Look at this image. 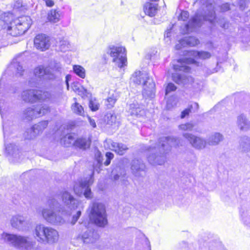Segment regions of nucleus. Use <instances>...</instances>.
Returning <instances> with one entry per match:
<instances>
[{"mask_svg": "<svg viewBox=\"0 0 250 250\" xmlns=\"http://www.w3.org/2000/svg\"><path fill=\"white\" fill-rule=\"evenodd\" d=\"M50 69L51 73H50V76L48 77L49 79L53 78L54 73L56 72H60L62 70V65L59 62H51L49 66L47 67Z\"/></svg>", "mask_w": 250, "mask_h": 250, "instance_id": "nucleus-34", "label": "nucleus"}, {"mask_svg": "<svg viewBox=\"0 0 250 250\" xmlns=\"http://www.w3.org/2000/svg\"><path fill=\"white\" fill-rule=\"evenodd\" d=\"M223 136L219 133H215L210 135L207 140V144L209 146H216L222 141Z\"/></svg>", "mask_w": 250, "mask_h": 250, "instance_id": "nucleus-30", "label": "nucleus"}, {"mask_svg": "<svg viewBox=\"0 0 250 250\" xmlns=\"http://www.w3.org/2000/svg\"><path fill=\"white\" fill-rule=\"evenodd\" d=\"M128 113L133 117H139L144 115V110L139 104L133 103L130 105Z\"/></svg>", "mask_w": 250, "mask_h": 250, "instance_id": "nucleus-25", "label": "nucleus"}, {"mask_svg": "<svg viewBox=\"0 0 250 250\" xmlns=\"http://www.w3.org/2000/svg\"><path fill=\"white\" fill-rule=\"evenodd\" d=\"M0 239L4 242L21 250H32L35 242L27 236L17 235L3 232L0 235Z\"/></svg>", "mask_w": 250, "mask_h": 250, "instance_id": "nucleus-3", "label": "nucleus"}, {"mask_svg": "<svg viewBox=\"0 0 250 250\" xmlns=\"http://www.w3.org/2000/svg\"><path fill=\"white\" fill-rule=\"evenodd\" d=\"M60 15L56 10H51L47 14V20L52 23H56L59 21Z\"/></svg>", "mask_w": 250, "mask_h": 250, "instance_id": "nucleus-35", "label": "nucleus"}, {"mask_svg": "<svg viewBox=\"0 0 250 250\" xmlns=\"http://www.w3.org/2000/svg\"><path fill=\"white\" fill-rule=\"evenodd\" d=\"M51 73L50 69L47 67H44L42 65H40L34 69V74L35 77L41 78L44 76H50Z\"/></svg>", "mask_w": 250, "mask_h": 250, "instance_id": "nucleus-31", "label": "nucleus"}, {"mask_svg": "<svg viewBox=\"0 0 250 250\" xmlns=\"http://www.w3.org/2000/svg\"><path fill=\"white\" fill-rule=\"evenodd\" d=\"M34 233L38 241L40 242L53 244L57 242L59 239V234L56 229L42 224L36 226Z\"/></svg>", "mask_w": 250, "mask_h": 250, "instance_id": "nucleus-6", "label": "nucleus"}, {"mask_svg": "<svg viewBox=\"0 0 250 250\" xmlns=\"http://www.w3.org/2000/svg\"><path fill=\"white\" fill-rule=\"evenodd\" d=\"M101 155V152L99 151H98L96 154V155L97 156V157H100ZM97 163L98 165H99L100 166L102 165V163L101 162L100 158H97Z\"/></svg>", "mask_w": 250, "mask_h": 250, "instance_id": "nucleus-56", "label": "nucleus"}, {"mask_svg": "<svg viewBox=\"0 0 250 250\" xmlns=\"http://www.w3.org/2000/svg\"><path fill=\"white\" fill-rule=\"evenodd\" d=\"M188 56L193 57L196 59H200L202 60L208 59L210 58L211 54L207 51H190L188 52Z\"/></svg>", "mask_w": 250, "mask_h": 250, "instance_id": "nucleus-29", "label": "nucleus"}, {"mask_svg": "<svg viewBox=\"0 0 250 250\" xmlns=\"http://www.w3.org/2000/svg\"><path fill=\"white\" fill-rule=\"evenodd\" d=\"M169 34H170V32H167L165 36H166L167 37H168L169 36Z\"/></svg>", "mask_w": 250, "mask_h": 250, "instance_id": "nucleus-62", "label": "nucleus"}, {"mask_svg": "<svg viewBox=\"0 0 250 250\" xmlns=\"http://www.w3.org/2000/svg\"><path fill=\"white\" fill-rule=\"evenodd\" d=\"M88 120L90 125L94 128L96 127V124L94 120L88 117Z\"/></svg>", "mask_w": 250, "mask_h": 250, "instance_id": "nucleus-54", "label": "nucleus"}, {"mask_svg": "<svg viewBox=\"0 0 250 250\" xmlns=\"http://www.w3.org/2000/svg\"><path fill=\"white\" fill-rule=\"evenodd\" d=\"M148 83L143 86V96L145 98H153L155 95V83L152 79H148Z\"/></svg>", "mask_w": 250, "mask_h": 250, "instance_id": "nucleus-22", "label": "nucleus"}, {"mask_svg": "<svg viewBox=\"0 0 250 250\" xmlns=\"http://www.w3.org/2000/svg\"><path fill=\"white\" fill-rule=\"evenodd\" d=\"M61 96V94H58V96L59 97V96Z\"/></svg>", "mask_w": 250, "mask_h": 250, "instance_id": "nucleus-64", "label": "nucleus"}, {"mask_svg": "<svg viewBox=\"0 0 250 250\" xmlns=\"http://www.w3.org/2000/svg\"><path fill=\"white\" fill-rule=\"evenodd\" d=\"M176 89V87L173 83H169L168 84L166 89V94H167L168 93L175 91Z\"/></svg>", "mask_w": 250, "mask_h": 250, "instance_id": "nucleus-49", "label": "nucleus"}, {"mask_svg": "<svg viewBox=\"0 0 250 250\" xmlns=\"http://www.w3.org/2000/svg\"><path fill=\"white\" fill-rule=\"evenodd\" d=\"M47 125V121H42L34 125L27 131V135H25L26 138L27 139H33L36 135L42 133Z\"/></svg>", "mask_w": 250, "mask_h": 250, "instance_id": "nucleus-14", "label": "nucleus"}, {"mask_svg": "<svg viewBox=\"0 0 250 250\" xmlns=\"http://www.w3.org/2000/svg\"><path fill=\"white\" fill-rule=\"evenodd\" d=\"M178 145L177 139L173 137L161 138L159 144L148 148L147 159L152 165H162L166 161L165 153L172 146Z\"/></svg>", "mask_w": 250, "mask_h": 250, "instance_id": "nucleus-1", "label": "nucleus"}, {"mask_svg": "<svg viewBox=\"0 0 250 250\" xmlns=\"http://www.w3.org/2000/svg\"><path fill=\"white\" fill-rule=\"evenodd\" d=\"M240 1L242 2V3L240 4V7L241 8H242L243 7V3H245V0H241Z\"/></svg>", "mask_w": 250, "mask_h": 250, "instance_id": "nucleus-58", "label": "nucleus"}, {"mask_svg": "<svg viewBox=\"0 0 250 250\" xmlns=\"http://www.w3.org/2000/svg\"><path fill=\"white\" fill-rule=\"evenodd\" d=\"M90 221L97 226L104 227L107 224V215L104 205L94 202L89 207Z\"/></svg>", "mask_w": 250, "mask_h": 250, "instance_id": "nucleus-5", "label": "nucleus"}, {"mask_svg": "<svg viewBox=\"0 0 250 250\" xmlns=\"http://www.w3.org/2000/svg\"><path fill=\"white\" fill-rule=\"evenodd\" d=\"M68 76H67L66 77V84H67V88H68V82H67V79H68Z\"/></svg>", "mask_w": 250, "mask_h": 250, "instance_id": "nucleus-61", "label": "nucleus"}, {"mask_svg": "<svg viewBox=\"0 0 250 250\" xmlns=\"http://www.w3.org/2000/svg\"><path fill=\"white\" fill-rule=\"evenodd\" d=\"M196 61L193 58H185L180 59L177 61L178 64H173V68L176 71H183L188 72L189 71L190 68L188 66H186V64H194Z\"/></svg>", "mask_w": 250, "mask_h": 250, "instance_id": "nucleus-21", "label": "nucleus"}, {"mask_svg": "<svg viewBox=\"0 0 250 250\" xmlns=\"http://www.w3.org/2000/svg\"><path fill=\"white\" fill-rule=\"evenodd\" d=\"M12 227L19 230H23L24 227L28 224L26 218L21 215H15L12 217L10 220Z\"/></svg>", "mask_w": 250, "mask_h": 250, "instance_id": "nucleus-19", "label": "nucleus"}, {"mask_svg": "<svg viewBox=\"0 0 250 250\" xmlns=\"http://www.w3.org/2000/svg\"><path fill=\"white\" fill-rule=\"evenodd\" d=\"M183 136L196 149L201 150L206 146L207 141L202 137L189 133H184Z\"/></svg>", "mask_w": 250, "mask_h": 250, "instance_id": "nucleus-12", "label": "nucleus"}, {"mask_svg": "<svg viewBox=\"0 0 250 250\" xmlns=\"http://www.w3.org/2000/svg\"><path fill=\"white\" fill-rule=\"evenodd\" d=\"M71 108L73 111L78 115L83 116L84 114V110L83 106L77 102H75L71 105Z\"/></svg>", "mask_w": 250, "mask_h": 250, "instance_id": "nucleus-38", "label": "nucleus"}, {"mask_svg": "<svg viewBox=\"0 0 250 250\" xmlns=\"http://www.w3.org/2000/svg\"><path fill=\"white\" fill-rule=\"evenodd\" d=\"M229 10V5L226 3L222 4L221 7V10L222 12H226Z\"/></svg>", "mask_w": 250, "mask_h": 250, "instance_id": "nucleus-53", "label": "nucleus"}, {"mask_svg": "<svg viewBox=\"0 0 250 250\" xmlns=\"http://www.w3.org/2000/svg\"><path fill=\"white\" fill-rule=\"evenodd\" d=\"M183 39L184 40L183 44H186V46H194L199 43V41L193 37H186Z\"/></svg>", "mask_w": 250, "mask_h": 250, "instance_id": "nucleus-36", "label": "nucleus"}, {"mask_svg": "<svg viewBox=\"0 0 250 250\" xmlns=\"http://www.w3.org/2000/svg\"><path fill=\"white\" fill-rule=\"evenodd\" d=\"M83 89L85 94L88 93L87 90L86 89L83 87Z\"/></svg>", "mask_w": 250, "mask_h": 250, "instance_id": "nucleus-60", "label": "nucleus"}, {"mask_svg": "<svg viewBox=\"0 0 250 250\" xmlns=\"http://www.w3.org/2000/svg\"><path fill=\"white\" fill-rule=\"evenodd\" d=\"M145 169L146 166L141 160L134 159L131 162V169L135 176H141L145 173Z\"/></svg>", "mask_w": 250, "mask_h": 250, "instance_id": "nucleus-18", "label": "nucleus"}, {"mask_svg": "<svg viewBox=\"0 0 250 250\" xmlns=\"http://www.w3.org/2000/svg\"><path fill=\"white\" fill-rule=\"evenodd\" d=\"M34 45L38 49L45 50L50 45L49 38L44 34H39L34 39Z\"/></svg>", "mask_w": 250, "mask_h": 250, "instance_id": "nucleus-17", "label": "nucleus"}, {"mask_svg": "<svg viewBox=\"0 0 250 250\" xmlns=\"http://www.w3.org/2000/svg\"><path fill=\"white\" fill-rule=\"evenodd\" d=\"M5 150L7 153L13 156H16L17 152L18 151L16 146L10 144L5 146Z\"/></svg>", "mask_w": 250, "mask_h": 250, "instance_id": "nucleus-41", "label": "nucleus"}, {"mask_svg": "<svg viewBox=\"0 0 250 250\" xmlns=\"http://www.w3.org/2000/svg\"><path fill=\"white\" fill-rule=\"evenodd\" d=\"M119 175L117 174L114 176V179L115 180H117L119 179Z\"/></svg>", "mask_w": 250, "mask_h": 250, "instance_id": "nucleus-59", "label": "nucleus"}, {"mask_svg": "<svg viewBox=\"0 0 250 250\" xmlns=\"http://www.w3.org/2000/svg\"><path fill=\"white\" fill-rule=\"evenodd\" d=\"M110 148L121 155H123L128 149L125 145L116 142H111Z\"/></svg>", "mask_w": 250, "mask_h": 250, "instance_id": "nucleus-28", "label": "nucleus"}, {"mask_svg": "<svg viewBox=\"0 0 250 250\" xmlns=\"http://www.w3.org/2000/svg\"><path fill=\"white\" fill-rule=\"evenodd\" d=\"M93 175L94 171H92L88 178H86L75 184L74 191L76 194L79 196L83 195L87 199H91L92 197V193L89 187L93 183Z\"/></svg>", "mask_w": 250, "mask_h": 250, "instance_id": "nucleus-9", "label": "nucleus"}, {"mask_svg": "<svg viewBox=\"0 0 250 250\" xmlns=\"http://www.w3.org/2000/svg\"><path fill=\"white\" fill-rule=\"evenodd\" d=\"M34 94V103L38 101L53 102L55 101L56 95L48 91L35 89Z\"/></svg>", "mask_w": 250, "mask_h": 250, "instance_id": "nucleus-16", "label": "nucleus"}, {"mask_svg": "<svg viewBox=\"0 0 250 250\" xmlns=\"http://www.w3.org/2000/svg\"><path fill=\"white\" fill-rule=\"evenodd\" d=\"M105 157L106 160L104 162V164L105 166H108L110 164L111 160L113 158L114 154L111 152H108L106 153Z\"/></svg>", "mask_w": 250, "mask_h": 250, "instance_id": "nucleus-48", "label": "nucleus"}, {"mask_svg": "<svg viewBox=\"0 0 250 250\" xmlns=\"http://www.w3.org/2000/svg\"><path fill=\"white\" fill-rule=\"evenodd\" d=\"M229 23L227 21H225L221 25V27L224 29H228L229 27Z\"/></svg>", "mask_w": 250, "mask_h": 250, "instance_id": "nucleus-55", "label": "nucleus"}, {"mask_svg": "<svg viewBox=\"0 0 250 250\" xmlns=\"http://www.w3.org/2000/svg\"><path fill=\"white\" fill-rule=\"evenodd\" d=\"M47 207L42 208L40 213L42 218L48 223L52 225H62L65 220L60 214L59 210L60 204L55 198H50L47 201Z\"/></svg>", "mask_w": 250, "mask_h": 250, "instance_id": "nucleus-2", "label": "nucleus"}, {"mask_svg": "<svg viewBox=\"0 0 250 250\" xmlns=\"http://www.w3.org/2000/svg\"><path fill=\"white\" fill-rule=\"evenodd\" d=\"M189 108L191 111L192 110L193 112H196L199 108V105L197 103H194L190 105Z\"/></svg>", "mask_w": 250, "mask_h": 250, "instance_id": "nucleus-52", "label": "nucleus"}, {"mask_svg": "<svg viewBox=\"0 0 250 250\" xmlns=\"http://www.w3.org/2000/svg\"><path fill=\"white\" fill-rule=\"evenodd\" d=\"M209 11L208 15L204 17L199 16L196 14L193 18H192L188 22V23L185 25L182 32L183 34L188 33L189 32L193 31L196 28L199 27L201 25L202 19L208 21L211 23H212L215 18V13L213 10L212 6V4L210 3L208 6Z\"/></svg>", "mask_w": 250, "mask_h": 250, "instance_id": "nucleus-7", "label": "nucleus"}, {"mask_svg": "<svg viewBox=\"0 0 250 250\" xmlns=\"http://www.w3.org/2000/svg\"><path fill=\"white\" fill-rule=\"evenodd\" d=\"M142 236H143L144 237H145V235L142 234Z\"/></svg>", "mask_w": 250, "mask_h": 250, "instance_id": "nucleus-63", "label": "nucleus"}, {"mask_svg": "<svg viewBox=\"0 0 250 250\" xmlns=\"http://www.w3.org/2000/svg\"><path fill=\"white\" fill-rule=\"evenodd\" d=\"M173 80L177 83L184 84L190 83L195 89H199L200 85L198 83H195L194 79L191 77L188 76L185 74L175 73L172 75Z\"/></svg>", "mask_w": 250, "mask_h": 250, "instance_id": "nucleus-13", "label": "nucleus"}, {"mask_svg": "<svg viewBox=\"0 0 250 250\" xmlns=\"http://www.w3.org/2000/svg\"><path fill=\"white\" fill-rule=\"evenodd\" d=\"M158 4L150 2H146L144 6V10L146 15L150 16H154L157 12Z\"/></svg>", "mask_w": 250, "mask_h": 250, "instance_id": "nucleus-26", "label": "nucleus"}, {"mask_svg": "<svg viewBox=\"0 0 250 250\" xmlns=\"http://www.w3.org/2000/svg\"><path fill=\"white\" fill-rule=\"evenodd\" d=\"M89 106L92 111H96L99 109V104L96 100H90Z\"/></svg>", "mask_w": 250, "mask_h": 250, "instance_id": "nucleus-45", "label": "nucleus"}, {"mask_svg": "<svg viewBox=\"0 0 250 250\" xmlns=\"http://www.w3.org/2000/svg\"><path fill=\"white\" fill-rule=\"evenodd\" d=\"M50 112L49 106L45 104H41L32 107H28L23 111V117L28 120L42 116Z\"/></svg>", "mask_w": 250, "mask_h": 250, "instance_id": "nucleus-11", "label": "nucleus"}, {"mask_svg": "<svg viewBox=\"0 0 250 250\" xmlns=\"http://www.w3.org/2000/svg\"><path fill=\"white\" fill-rule=\"evenodd\" d=\"M191 111V109L189 108L186 109L182 112L181 118L182 119L184 118L187 115H188Z\"/></svg>", "mask_w": 250, "mask_h": 250, "instance_id": "nucleus-51", "label": "nucleus"}, {"mask_svg": "<svg viewBox=\"0 0 250 250\" xmlns=\"http://www.w3.org/2000/svg\"><path fill=\"white\" fill-rule=\"evenodd\" d=\"M184 42V40L183 39L179 40L178 41V42L175 45V49L176 50H180L183 47L186 46V44H183V42Z\"/></svg>", "mask_w": 250, "mask_h": 250, "instance_id": "nucleus-50", "label": "nucleus"}, {"mask_svg": "<svg viewBox=\"0 0 250 250\" xmlns=\"http://www.w3.org/2000/svg\"><path fill=\"white\" fill-rule=\"evenodd\" d=\"M83 205L79 206L78 208H76L75 209H77L76 213L74 214L72 216V220L71 221V224L74 225L76 224L78 219L81 215L82 210H83Z\"/></svg>", "mask_w": 250, "mask_h": 250, "instance_id": "nucleus-40", "label": "nucleus"}, {"mask_svg": "<svg viewBox=\"0 0 250 250\" xmlns=\"http://www.w3.org/2000/svg\"><path fill=\"white\" fill-rule=\"evenodd\" d=\"M125 49L123 47L110 46L107 53L113 58V62L120 68H123L127 64Z\"/></svg>", "mask_w": 250, "mask_h": 250, "instance_id": "nucleus-10", "label": "nucleus"}, {"mask_svg": "<svg viewBox=\"0 0 250 250\" xmlns=\"http://www.w3.org/2000/svg\"><path fill=\"white\" fill-rule=\"evenodd\" d=\"M58 43L59 48L62 52H65L68 50L70 47V44L69 42L66 39L64 38L60 40Z\"/></svg>", "mask_w": 250, "mask_h": 250, "instance_id": "nucleus-37", "label": "nucleus"}, {"mask_svg": "<svg viewBox=\"0 0 250 250\" xmlns=\"http://www.w3.org/2000/svg\"><path fill=\"white\" fill-rule=\"evenodd\" d=\"M12 65L16 68L17 74H19L20 76H21L22 75V72H23V69L22 68V66L20 65V63L14 62Z\"/></svg>", "mask_w": 250, "mask_h": 250, "instance_id": "nucleus-47", "label": "nucleus"}, {"mask_svg": "<svg viewBox=\"0 0 250 250\" xmlns=\"http://www.w3.org/2000/svg\"><path fill=\"white\" fill-rule=\"evenodd\" d=\"M61 199L63 205H60L59 210L62 214L69 215L73 210L82 204L69 192L64 191L61 193Z\"/></svg>", "mask_w": 250, "mask_h": 250, "instance_id": "nucleus-8", "label": "nucleus"}, {"mask_svg": "<svg viewBox=\"0 0 250 250\" xmlns=\"http://www.w3.org/2000/svg\"><path fill=\"white\" fill-rule=\"evenodd\" d=\"M21 6V4L20 2L17 3V4H15L14 6L17 8H19Z\"/></svg>", "mask_w": 250, "mask_h": 250, "instance_id": "nucleus-57", "label": "nucleus"}, {"mask_svg": "<svg viewBox=\"0 0 250 250\" xmlns=\"http://www.w3.org/2000/svg\"><path fill=\"white\" fill-rule=\"evenodd\" d=\"M237 125L240 130L246 131L250 128V121L244 114H241L237 117Z\"/></svg>", "mask_w": 250, "mask_h": 250, "instance_id": "nucleus-24", "label": "nucleus"}, {"mask_svg": "<svg viewBox=\"0 0 250 250\" xmlns=\"http://www.w3.org/2000/svg\"><path fill=\"white\" fill-rule=\"evenodd\" d=\"M189 13L187 11H182L180 15L178 17V20L179 21H185L188 19Z\"/></svg>", "mask_w": 250, "mask_h": 250, "instance_id": "nucleus-46", "label": "nucleus"}, {"mask_svg": "<svg viewBox=\"0 0 250 250\" xmlns=\"http://www.w3.org/2000/svg\"><path fill=\"white\" fill-rule=\"evenodd\" d=\"M91 141L86 138H79L75 141L74 146L77 148L85 150L90 147Z\"/></svg>", "mask_w": 250, "mask_h": 250, "instance_id": "nucleus-27", "label": "nucleus"}, {"mask_svg": "<svg viewBox=\"0 0 250 250\" xmlns=\"http://www.w3.org/2000/svg\"><path fill=\"white\" fill-rule=\"evenodd\" d=\"M74 72L80 77L84 78L85 77V71L83 67L80 65H76L73 66Z\"/></svg>", "mask_w": 250, "mask_h": 250, "instance_id": "nucleus-39", "label": "nucleus"}, {"mask_svg": "<svg viewBox=\"0 0 250 250\" xmlns=\"http://www.w3.org/2000/svg\"><path fill=\"white\" fill-rule=\"evenodd\" d=\"M32 20L28 16H22L3 25V29H6L8 34L14 37L24 34L30 28Z\"/></svg>", "mask_w": 250, "mask_h": 250, "instance_id": "nucleus-4", "label": "nucleus"}, {"mask_svg": "<svg viewBox=\"0 0 250 250\" xmlns=\"http://www.w3.org/2000/svg\"><path fill=\"white\" fill-rule=\"evenodd\" d=\"M238 149L242 153H248L250 151V137L243 136L240 138Z\"/></svg>", "mask_w": 250, "mask_h": 250, "instance_id": "nucleus-23", "label": "nucleus"}, {"mask_svg": "<svg viewBox=\"0 0 250 250\" xmlns=\"http://www.w3.org/2000/svg\"><path fill=\"white\" fill-rule=\"evenodd\" d=\"M194 125L191 123H188L184 124H181L179 125V128L183 131H192Z\"/></svg>", "mask_w": 250, "mask_h": 250, "instance_id": "nucleus-43", "label": "nucleus"}, {"mask_svg": "<svg viewBox=\"0 0 250 250\" xmlns=\"http://www.w3.org/2000/svg\"><path fill=\"white\" fill-rule=\"evenodd\" d=\"M117 101L116 96H114L113 94L112 96L109 97L106 101V105L107 108H111L113 107L114 104H115Z\"/></svg>", "mask_w": 250, "mask_h": 250, "instance_id": "nucleus-42", "label": "nucleus"}, {"mask_svg": "<svg viewBox=\"0 0 250 250\" xmlns=\"http://www.w3.org/2000/svg\"><path fill=\"white\" fill-rule=\"evenodd\" d=\"M105 120L107 121V124L112 125L116 121V116L115 115L111 114V113H107L106 115Z\"/></svg>", "mask_w": 250, "mask_h": 250, "instance_id": "nucleus-44", "label": "nucleus"}, {"mask_svg": "<svg viewBox=\"0 0 250 250\" xmlns=\"http://www.w3.org/2000/svg\"><path fill=\"white\" fill-rule=\"evenodd\" d=\"M83 233L79 236L84 243L90 244L95 243L99 238L98 232L92 229L86 228Z\"/></svg>", "mask_w": 250, "mask_h": 250, "instance_id": "nucleus-15", "label": "nucleus"}, {"mask_svg": "<svg viewBox=\"0 0 250 250\" xmlns=\"http://www.w3.org/2000/svg\"><path fill=\"white\" fill-rule=\"evenodd\" d=\"M35 89H30L23 91L21 96L23 101L26 102L34 103Z\"/></svg>", "mask_w": 250, "mask_h": 250, "instance_id": "nucleus-33", "label": "nucleus"}, {"mask_svg": "<svg viewBox=\"0 0 250 250\" xmlns=\"http://www.w3.org/2000/svg\"><path fill=\"white\" fill-rule=\"evenodd\" d=\"M74 134L70 133L66 135L61 139V143L66 147H69L72 145L74 146L75 142Z\"/></svg>", "mask_w": 250, "mask_h": 250, "instance_id": "nucleus-32", "label": "nucleus"}, {"mask_svg": "<svg viewBox=\"0 0 250 250\" xmlns=\"http://www.w3.org/2000/svg\"><path fill=\"white\" fill-rule=\"evenodd\" d=\"M148 79H151L146 72L136 71L133 73L131 78L132 81L136 84H142L143 86L147 84Z\"/></svg>", "mask_w": 250, "mask_h": 250, "instance_id": "nucleus-20", "label": "nucleus"}]
</instances>
